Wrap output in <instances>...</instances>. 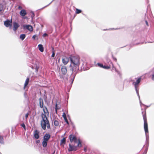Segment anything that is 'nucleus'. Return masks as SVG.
Segmentation results:
<instances>
[{
	"label": "nucleus",
	"mask_w": 154,
	"mask_h": 154,
	"mask_svg": "<svg viewBox=\"0 0 154 154\" xmlns=\"http://www.w3.org/2000/svg\"><path fill=\"white\" fill-rule=\"evenodd\" d=\"M69 59L71 62L70 70L72 71L71 76L72 80L71 84H72L79 69V66L81 61L79 57L77 56L71 55L69 57Z\"/></svg>",
	"instance_id": "f257e3e1"
},
{
	"label": "nucleus",
	"mask_w": 154,
	"mask_h": 154,
	"mask_svg": "<svg viewBox=\"0 0 154 154\" xmlns=\"http://www.w3.org/2000/svg\"><path fill=\"white\" fill-rule=\"evenodd\" d=\"M42 119L41 121V125L43 130H45L46 127L48 129L50 128V124L49 121L45 115H43L42 116Z\"/></svg>",
	"instance_id": "f03ea898"
},
{
	"label": "nucleus",
	"mask_w": 154,
	"mask_h": 154,
	"mask_svg": "<svg viewBox=\"0 0 154 154\" xmlns=\"http://www.w3.org/2000/svg\"><path fill=\"white\" fill-rule=\"evenodd\" d=\"M144 120V128L145 133L146 141H148L149 139L148 125L146 113L143 115Z\"/></svg>",
	"instance_id": "7ed1b4c3"
},
{
	"label": "nucleus",
	"mask_w": 154,
	"mask_h": 154,
	"mask_svg": "<svg viewBox=\"0 0 154 154\" xmlns=\"http://www.w3.org/2000/svg\"><path fill=\"white\" fill-rule=\"evenodd\" d=\"M136 79H137L136 81L135 82H133V84H134V86L135 89L136 91L137 94L139 97V100L140 101V105L141 106V105L142 104V103L141 102L140 99V97L139 95V94L138 89L137 88L138 85L140 83V82L141 78L140 77L138 78H136Z\"/></svg>",
	"instance_id": "20e7f679"
},
{
	"label": "nucleus",
	"mask_w": 154,
	"mask_h": 154,
	"mask_svg": "<svg viewBox=\"0 0 154 154\" xmlns=\"http://www.w3.org/2000/svg\"><path fill=\"white\" fill-rule=\"evenodd\" d=\"M109 66H104L103 68L106 69H108L111 68V66H112V69H115V67L114 66L112 62L110 60H109V62H108Z\"/></svg>",
	"instance_id": "39448f33"
},
{
	"label": "nucleus",
	"mask_w": 154,
	"mask_h": 154,
	"mask_svg": "<svg viewBox=\"0 0 154 154\" xmlns=\"http://www.w3.org/2000/svg\"><path fill=\"white\" fill-rule=\"evenodd\" d=\"M13 30L14 31H16L18 28L20 27V25L19 24L16 22H13Z\"/></svg>",
	"instance_id": "423d86ee"
},
{
	"label": "nucleus",
	"mask_w": 154,
	"mask_h": 154,
	"mask_svg": "<svg viewBox=\"0 0 154 154\" xmlns=\"http://www.w3.org/2000/svg\"><path fill=\"white\" fill-rule=\"evenodd\" d=\"M69 148L68 150L69 151H76L77 149V147L78 146H72L70 144H69Z\"/></svg>",
	"instance_id": "0eeeda50"
},
{
	"label": "nucleus",
	"mask_w": 154,
	"mask_h": 154,
	"mask_svg": "<svg viewBox=\"0 0 154 154\" xmlns=\"http://www.w3.org/2000/svg\"><path fill=\"white\" fill-rule=\"evenodd\" d=\"M12 19L10 20H7L4 22V25L7 27H11L12 25Z\"/></svg>",
	"instance_id": "6e6552de"
},
{
	"label": "nucleus",
	"mask_w": 154,
	"mask_h": 154,
	"mask_svg": "<svg viewBox=\"0 0 154 154\" xmlns=\"http://www.w3.org/2000/svg\"><path fill=\"white\" fill-rule=\"evenodd\" d=\"M73 142H74L75 143H77V146L79 147H81L82 146L81 141L79 139H77L76 137L73 140Z\"/></svg>",
	"instance_id": "1a4fd4ad"
},
{
	"label": "nucleus",
	"mask_w": 154,
	"mask_h": 154,
	"mask_svg": "<svg viewBox=\"0 0 154 154\" xmlns=\"http://www.w3.org/2000/svg\"><path fill=\"white\" fill-rule=\"evenodd\" d=\"M73 142H74L75 143H77V146L79 147H81L82 146L81 141L79 139H77L76 137L73 140Z\"/></svg>",
	"instance_id": "9d476101"
},
{
	"label": "nucleus",
	"mask_w": 154,
	"mask_h": 154,
	"mask_svg": "<svg viewBox=\"0 0 154 154\" xmlns=\"http://www.w3.org/2000/svg\"><path fill=\"white\" fill-rule=\"evenodd\" d=\"M23 27L24 29H27L30 31H32L33 30L32 27L31 25L24 24L23 25Z\"/></svg>",
	"instance_id": "9b49d317"
},
{
	"label": "nucleus",
	"mask_w": 154,
	"mask_h": 154,
	"mask_svg": "<svg viewBox=\"0 0 154 154\" xmlns=\"http://www.w3.org/2000/svg\"><path fill=\"white\" fill-rule=\"evenodd\" d=\"M43 110L44 112V113H42L41 114V117L43 115H45L46 116H47L49 115V112L48 109L46 107L44 106L43 108Z\"/></svg>",
	"instance_id": "f8f14e48"
},
{
	"label": "nucleus",
	"mask_w": 154,
	"mask_h": 154,
	"mask_svg": "<svg viewBox=\"0 0 154 154\" xmlns=\"http://www.w3.org/2000/svg\"><path fill=\"white\" fill-rule=\"evenodd\" d=\"M69 61V59L67 57H65L62 59V62L63 64L66 65L67 64Z\"/></svg>",
	"instance_id": "ddd939ff"
},
{
	"label": "nucleus",
	"mask_w": 154,
	"mask_h": 154,
	"mask_svg": "<svg viewBox=\"0 0 154 154\" xmlns=\"http://www.w3.org/2000/svg\"><path fill=\"white\" fill-rule=\"evenodd\" d=\"M76 137L73 134L70 135L69 137V138L70 140V141L71 143H72L73 140H74L76 138Z\"/></svg>",
	"instance_id": "4468645a"
},
{
	"label": "nucleus",
	"mask_w": 154,
	"mask_h": 154,
	"mask_svg": "<svg viewBox=\"0 0 154 154\" xmlns=\"http://www.w3.org/2000/svg\"><path fill=\"white\" fill-rule=\"evenodd\" d=\"M50 137V135L48 134H45L44 136L43 140L48 141Z\"/></svg>",
	"instance_id": "2eb2a0df"
},
{
	"label": "nucleus",
	"mask_w": 154,
	"mask_h": 154,
	"mask_svg": "<svg viewBox=\"0 0 154 154\" xmlns=\"http://www.w3.org/2000/svg\"><path fill=\"white\" fill-rule=\"evenodd\" d=\"M61 70L62 73L63 74H65L67 73V70L66 67L65 66L62 67Z\"/></svg>",
	"instance_id": "dca6fc26"
},
{
	"label": "nucleus",
	"mask_w": 154,
	"mask_h": 154,
	"mask_svg": "<svg viewBox=\"0 0 154 154\" xmlns=\"http://www.w3.org/2000/svg\"><path fill=\"white\" fill-rule=\"evenodd\" d=\"M39 132L37 130H36L34 131V136L35 138L38 139L39 138Z\"/></svg>",
	"instance_id": "f3484780"
},
{
	"label": "nucleus",
	"mask_w": 154,
	"mask_h": 154,
	"mask_svg": "<svg viewBox=\"0 0 154 154\" xmlns=\"http://www.w3.org/2000/svg\"><path fill=\"white\" fill-rule=\"evenodd\" d=\"M39 100L40 107L42 108H43L44 107L43 106L44 102L43 99L41 98H40Z\"/></svg>",
	"instance_id": "a211bd4d"
},
{
	"label": "nucleus",
	"mask_w": 154,
	"mask_h": 154,
	"mask_svg": "<svg viewBox=\"0 0 154 154\" xmlns=\"http://www.w3.org/2000/svg\"><path fill=\"white\" fill-rule=\"evenodd\" d=\"M26 14V10L23 9L20 12V15L22 16H25Z\"/></svg>",
	"instance_id": "6ab92c4d"
},
{
	"label": "nucleus",
	"mask_w": 154,
	"mask_h": 154,
	"mask_svg": "<svg viewBox=\"0 0 154 154\" xmlns=\"http://www.w3.org/2000/svg\"><path fill=\"white\" fill-rule=\"evenodd\" d=\"M29 78H27L26 79L24 83V86L23 87L24 89H25L27 86L28 85L29 82Z\"/></svg>",
	"instance_id": "aec40b11"
},
{
	"label": "nucleus",
	"mask_w": 154,
	"mask_h": 154,
	"mask_svg": "<svg viewBox=\"0 0 154 154\" xmlns=\"http://www.w3.org/2000/svg\"><path fill=\"white\" fill-rule=\"evenodd\" d=\"M38 47L39 50L41 52L44 51V48L42 45L39 44L38 45Z\"/></svg>",
	"instance_id": "412c9836"
},
{
	"label": "nucleus",
	"mask_w": 154,
	"mask_h": 154,
	"mask_svg": "<svg viewBox=\"0 0 154 154\" xmlns=\"http://www.w3.org/2000/svg\"><path fill=\"white\" fill-rule=\"evenodd\" d=\"M48 141L43 140L42 142V145L43 147H46L47 145Z\"/></svg>",
	"instance_id": "4be33fe9"
},
{
	"label": "nucleus",
	"mask_w": 154,
	"mask_h": 154,
	"mask_svg": "<svg viewBox=\"0 0 154 154\" xmlns=\"http://www.w3.org/2000/svg\"><path fill=\"white\" fill-rule=\"evenodd\" d=\"M26 37L25 35V34H21L20 37V38L22 40H23Z\"/></svg>",
	"instance_id": "5701e85b"
},
{
	"label": "nucleus",
	"mask_w": 154,
	"mask_h": 154,
	"mask_svg": "<svg viewBox=\"0 0 154 154\" xmlns=\"http://www.w3.org/2000/svg\"><path fill=\"white\" fill-rule=\"evenodd\" d=\"M54 124L56 126H58L59 125V122L56 120H55L54 122Z\"/></svg>",
	"instance_id": "b1692460"
},
{
	"label": "nucleus",
	"mask_w": 154,
	"mask_h": 154,
	"mask_svg": "<svg viewBox=\"0 0 154 154\" xmlns=\"http://www.w3.org/2000/svg\"><path fill=\"white\" fill-rule=\"evenodd\" d=\"M66 143V139L65 138H63L60 141V143L61 144H65Z\"/></svg>",
	"instance_id": "393cba45"
},
{
	"label": "nucleus",
	"mask_w": 154,
	"mask_h": 154,
	"mask_svg": "<svg viewBox=\"0 0 154 154\" xmlns=\"http://www.w3.org/2000/svg\"><path fill=\"white\" fill-rule=\"evenodd\" d=\"M3 143L4 141L3 137L1 136H0V144H2Z\"/></svg>",
	"instance_id": "a878e982"
},
{
	"label": "nucleus",
	"mask_w": 154,
	"mask_h": 154,
	"mask_svg": "<svg viewBox=\"0 0 154 154\" xmlns=\"http://www.w3.org/2000/svg\"><path fill=\"white\" fill-rule=\"evenodd\" d=\"M82 12V11L80 10L79 9L77 8L76 9V14H79L81 13Z\"/></svg>",
	"instance_id": "bb28decb"
},
{
	"label": "nucleus",
	"mask_w": 154,
	"mask_h": 154,
	"mask_svg": "<svg viewBox=\"0 0 154 154\" xmlns=\"http://www.w3.org/2000/svg\"><path fill=\"white\" fill-rule=\"evenodd\" d=\"M21 126L23 127L24 129L25 130H26V126L24 123L21 124Z\"/></svg>",
	"instance_id": "cd10ccee"
},
{
	"label": "nucleus",
	"mask_w": 154,
	"mask_h": 154,
	"mask_svg": "<svg viewBox=\"0 0 154 154\" xmlns=\"http://www.w3.org/2000/svg\"><path fill=\"white\" fill-rule=\"evenodd\" d=\"M97 65L100 67L103 68L104 66L102 64L100 63H98Z\"/></svg>",
	"instance_id": "c85d7f7f"
},
{
	"label": "nucleus",
	"mask_w": 154,
	"mask_h": 154,
	"mask_svg": "<svg viewBox=\"0 0 154 154\" xmlns=\"http://www.w3.org/2000/svg\"><path fill=\"white\" fill-rule=\"evenodd\" d=\"M38 67L36 66L35 68V71L36 72H37L38 71Z\"/></svg>",
	"instance_id": "c756f323"
},
{
	"label": "nucleus",
	"mask_w": 154,
	"mask_h": 154,
	"mask_svg": "<svg viewBox=\"0 0 154 154\" xmlns=\"http://www.w3.org/2000/svg\"><path fill=\"white\" fill-rule=\"evenodd\" d=\"M3 9V7L2 5L0 4V12H1Z\"/></svg>",
	"instance_id": "7c9ffc66"
},
{
	"label": "nucleus",
	"mask_w": 154,
	"mask_h": 154,
	"mask_svg": "<svg viewBox=\"0 0 154 154\" xmlns=\"http://www.w3.org/2000/svg\"><path fill=\"white\" fill-rule=\"evenodd\" d=\"M65 122L66 123L68 124V125H69V122H68V121L67 120V118H65V119H64Z\"/></svg>",
	"instance_id": "2f4dec72"
},
{
	"label": "nucleus",
	"mask_w": 154,
	"mask_h": 154,
	"mask_svg": "<svg viewBox=\"0 0 154 154\" xmlns=\"http://www.w3.org/2000/svg\"><path fill=\"white\" fill-rule=\"evenodd\" d=\"M62 116L63 117V118L64 119H65V118H66V114L65 113H63V115H62Z\"/></svg>",
	"instance_id": "473e14b6"
},
{
	"label": "nucleus",
	"mask_w": 154,
	"mask_h": 154,
	"mask_svg": "<svg viewBox=\"0 0 154 154\" xmlns=\"http://www.w3.org/2000/svg\"><path fill=\"white\" fill-rule=\"evenodd\" d=\"M48 34H47V33H45L44 34L42 35V36L44 37H46V36H48Z\"/></svg>",
	"instance_id": "72a5a7b5"
},
{
	"label": "nucleus",
	"mask_w": 154,
	"mask_h": 154,
	"mask_svg": "<svg viewBox=\"0 0 154 154\" xmlns=\"http://www.w3.org/2000/svg\"><path fill=\"white\" fill-rule=\"evenodd\" d=\"M54 56H55V53H54V51H53L52 52V54L51 55V57H54Z\"/></svg>",
	"instance_id": "f704fd0d"
},
{
	"label": "nucleus",
	"mask_w": 154,
	"mask_h": 154,
	"mask_svg": "<svg viewBox=\"0 0 154 154\" xmlns=\"http://www.w3.org/2000/svg\"><path fill=\"white\" fill-rule=\"evenodd\" d=\"M29 115V114L28 113H27L25 115V118L26 119H27V117H28Z\"/></svg>",
	"instance_id": "c9c22d12"
},
{
	"label": "nucleus",
	"mask_w": 154,
	"mask_h": 154,
	"mask_svg": "<svg viewBox=\"0 0 154 154\" xmlns=\"http://www.w3.org/2000/svg\"><path fill=\"white\" fill-rule=\"evenodd\" d=\"M152 80H154V74H152Z\"/></svg>",
	"instance_id": "e433bc0d"
},
{
	"label": "nucleus",
	"mask_w": 154,
	"mask_h": 154,
	"mask_svg": "<svg viewBox=\"0 0 154 154\" xmlns=\"http://www.w3.org/2000/svg\"><path fill=\"white\" fill-rule=\"evenodd\" d=\"M113 58L114 60H115L116 61L117 59L116 58L113 57Z\"/></svg>",
	"instance_id": "4c0bfd02"
},
{
	"label": "nucleus",
	"mask_w": 154,
	"mask_h": 154,
	"mask_svg": "<svg viewBox=\"0 0 154 154\" xmlns=\"http://www.w3.org/2000/svg\"><path fill=\"white\" fill-rule=\"evenodd\" d=\"M32 38L33 39H35V35H34L32 36Z\"/></svg>",
	"instance_id": "58836bf2"
},
{
	"label": "nucleus",
	"mask_w": 154,
	"mask_h": 154,
	"mask_svg": "<svg viewBox=\"0 0 154 154\" xmlns=\"http://www.w3.org/2000/svg\"><path fill=\"white\" fill-rule=\"evenodd\" d=\"M84 151L85 152H86L87 151V149L85 147L84 149Z\"/></svg>",
	"instance_id": "ea45409f"
},
{
	"label": "nucleus",
	"mask_w": 154,
	"mask_h": 154,
	"mask_svg": "<svg viewBox=\"0 0 154 154\" xmlns=\"http://www.w3.org/2000/svg\"><path fill=\"white\" fill-rule=\"evenodd\" d=\"M145 22H146V25L147 26H148V23L147 21L146 20V21H145Z\"/></svg>",
	"instance_id": "a19ab883"
},
{
	"label": "nucleus",
	"mask_w": 154,
	"mask_h": 154,
	"mask_svg": "<svg viewBox=\"0 0 154 154\" xmlns=\"http://www.w3.org/2000/svg\"><path fill=\"white\" fill-rule=\"evenodd\" d=\"M26 93H24V96H25V97H26Z\"/></svg>",
	"instance_id": "79ce46f5"
},
{
	"label": "nucleus",
	"mask_w": 154,
	"mask_h": 154,
	"mask_svg": "<svg viewBox=\"0 0 154 154\" xmlns=\"http://www.w3.org/2000/svg\"><path fill=\"white\" fill-rule=\"evenodd\" d=\"M147 149L145 151V153H146V152H147Z\"/></svg>",
	"instance_id": "37998d69"
},
{
	"label": "nucleus",
	"mask_w": 154,
	"mask_h": 154,
	"mask_svg": "<svg viewBox=\"0 0 154 154\" xmlns=\"http://www.w3.org/2000/svg\"><path fill=\"white\" fill-rule=\"evenodd\" d=\"M54 0H53L50 3H49V5H47V6H46L45 7H46L48 6L49 5H50L51 3H52V2Z\"/></svg>",
	"instance_id": "c03bdc74"
},
{
	"label": "nucleus",
	"mask_w": 154,
	"mask_h": 154,
	"mask_svg": "<svg viewBox=\"0 0 154 154\" xmlns=\"http://www.w3.org/2000/svg\"><path fill=\"white\" fill-rule=\"evenodd\" d=\"M55 109H56V112H57V108H56Z\"/></svg>",
	"instance_id": "a18cd8bd"
},
{
	"label": "nucleus",
	"mask_w": 154,
	"mask_h": 154,
	"mask_svg": "<svg viewBox=\"0 0 154 154\" xmlns=\"http://www.w3.org/2000/svg\"><path fill=\"white\" fill-rule=\"evenodd\" d=\"M39 142V140H38V141H37V143H38Z\"/></svg>",
	"instance_id": "49530a36"
},
{
	"label": "nucleus",
	"mask_w": 154,
	"mask_h": 154,
	"mask_svg": "<svg viewBox=\"0 0 154 154\" xmlns=\"http://www.w3.org/2000/svg\"><path fill=\"white\" fill-rule=\"evenodd\" d=\"M56 107H57V104L56 105Z\"/></svg>",
	"instance_id": "de8ad7c7"
},
{
	"label": "nucleus",
	"mask_w": 154,
	"mask_h": 154,
	"mask_svg": "<svg viewBox=\"0 0 154 154\" xmlns=\"http://www.w3.org/2000/svg\"><path fill=\"white\" fill-rule=\"evenodd\" d=\"M32 68L33 69H34V68H33V67H32Z\"/></svg>",
	"instance_id": "09e8293b"
}]
</instances>
